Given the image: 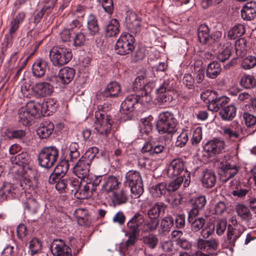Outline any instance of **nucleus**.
Listing matches in <instances>:
<instances>
[{"mask_svg":"<svg viewBox=\"0 0 256 256\" xmlns=\"http://www.w3.org/2000/svg\"><path fill=\"white\" fill-rule=\"evenodd\" d=\"M174 224L177 229H182L186 225V216L184 214L174 215Z\"/></svg>","mask_w":256,"mask_h":256,"instance_id":"63","label":"nucleus"},{"mask_svg":"<svg viewBox=\"0 0 256 256\" xmlns=\"http://www.w3.org/2000/svg\"><path fill=\"white\" fill-rule=\"evenodd\" d=\"M240 84L246 88H251L256 86V80L252 76L246 75L242 77Z\"/></svg>","mask_w":256,"mask_h":256,"instance_id":"53","label":"nucleus"},{"mask_svg":"<svg viewBox=\"0 0 256 256\" xmlns=\"http://www.w3.org/2000/svg\"><path fill=\"white\" fill-rule=\"evenodd\" d=\"M174 224V218L171 216H168L160 220L158 232L159 234H164L170 232Z\"/></svg>","mask_w":256,"mask_h":256,"instance_id":"33","label":"nucleus"},{"mask_svg":"<svg viewBox=\"0 0 256 256\" xmlns=\"http://www.w3.org/2000/svg\"><path fill=\"white\" fill-rule=\"evenodd\" d=\"M198 248L210 254L218 250L219 246L218 240L215 238H211L209 240H205L198 238L196 242Z\"/></svg>","mask_w":256,"mask_h":256,"instance_id":"20","label":"nucleus"},{"mask_svg":"<svg viewBox=\"0 0 256 256\" xmlns=\"http://www.w3.org/2000/svg\"><path fill=\"white\" fill-rule=\"evenodd\" d=\"M120 86L117 82H112L107 85L102 92L104 97L115 98L120 94Z\"/></svg>","mask_w":256,"mask_h":256,"instance_id":"32","label":"nucleus"},{"mask_svg":"<svg viewBox=\"0 0 256 256\" xmlns=\"http://www.w3.org/2000/svg\"><path fill=\"white\" fill-rule=\"evenodd\" d=\"M58 157L59 150L55 146L44 147L38 154V164L42 167L50 168L54 166Z\"/></svg>","mask_w":256,"mask_h":256,"instance_id":"5","label":"nucleus"},{"mask_svg":"<svg viewBox=\"0 0 256 256\" xmlns=\"http://www.w3.org/2000/svg\"><path fill=\"white\" fill-rule=\"evenodd\" d=\"M87 28L88 36L93 39L94 36L99 32L100 28L96 16L92 14L88 15L87 18Z\"/></svg>","mask_w":256,"mask_h":256,"instance_id":"28","label":"nucleus"},{"mask_svg":"<svg viewBox=\"0 0 256 256\" xmlns=\"http://www.w3.org/2000/svg\"><path fill=\"white\" fill-rule=\"evenodd\" d=\"M227 227V222L225 220L221 219L216 222V224L213 226L214 230L215 229L216 234L222 236L225 232Z\"/></svg>","mask_w":256,"mask_h":256,"instance_id":"61","label":"nucleus"},{"mask_svg":"<svg viewBox=\"0 0 256 256\" xmlns=\"http://www.w3.org/2000/svg\"><path fill=\"white\" fill-rule=\"evenodd\" d=\"M140 96L132 94L128 96L122 103L120 108L123 114L127 115L126 120H130L132 118V112L134 110L138 104Z\"/></svg>","mask_w":256,"mask_h":256,"instance_id":"9","label":"nucleus"},{"mask_svg":"<svg viewBox=\"0 0 256 256\" xmlns=\"http://www.w3.org/2000/svg\"><path fill=\"white\" fill-rule=\"evenodd\" d=\"M142 240L144 245L151 249H154L156 246L158 242L157 236L152 233L143 236Z\"/></svg>","mask_w":256,"mask_h":256,"instance_id":"49","label":"nucleus"},{"mask_svg":"<svg viewBox=\"0 0 256 256\" xmlns=\"http://www.w3.org/2000/svg\"><path fill=\"white\" fill-rule=\"evenodd\" d=\"M84 30L76 33L73 39V45L76 47H80L84 46L86 40H92L88 34L85 32Z\"/></svg>","mask_w":256,"mask_h":256,"instance_id":"42","label":"nucleus"},{"mask_svg":"<svg viewBox=\"0 0 256 256\" xmlns=\"http://www.w3.org/2000/svg\"><path fill=\"white\" fill-rule=\"evenodd\" d=\"M90 186H89L87 182L84 186L80 184V188L74 192V196L78 199L88 198L94 192Z\"/></svg>","mask_w":256,"mask_h":256,"instance_id":"37","label":"nucleus"},{"mask_svg":"<svg viewBox=\"0 0 256 256\" xmlns=\"http://www.w3.org/2000/svg\"><path fill=\"white\" fill-rule=\"evenodd\" d=\"M21 174L20 178V184L24 189H28L32 184V178L34 176L35 170L33 169V173L31 176L29 175L30 172L28 170L26 171H20Z\"/></svg>","mask_w":256,"mask_h":256,"instance_id":"41","label":"nucleus"},{"mask_svg":"<svg viewBox=\"0 0 256 256\" xmlns=\"http://www.w3.org/2000/svg\"><path fill=\"white\" fill-rule=\"evenodd\" d=\"M95 117L96 119L94 125L95 130L99 134L106 136L110 132L114 122L112 116L110 114L96 112Z\"/></svg>","mask_w":256,"mask_h":256,"instance_id":"7","label":"nucleus"},{"mask_svg":"<svg viewBox=\"0 0 256 256\" xmlns=\"http://www.w3.org/2000/svg\"><path fill=\"white\" fill-rule=\"evenodd\" d=\"M147 82L143 76H139L135 80L134 83V88L136 90H146Z\"/></svg>","mask_w":256,"mask_h":256,"instance_id":"64","label":"nucleus"},{"mask_svg":"<svg viewBox=\"0 0 256 256\" xmlns=\"http://www.w3.org/2000/svg\"><path fill=\"white\" fill-rule=\"evenodd\" d=\"M102 180V176H89L86 179V182L89 186H91L92 190L94 192L96 190V188L99 185Z\"/></svg>","mask_w":256,"mask_h":256,"instance_id":"60","label":"nucleus"},{"mask_svg":"<svg viewBox=\"0 0 256 256\" xmlns=\"http://www.w3.org/2000/svg\"><path fill=\"white\" fill-rule=\"evenodd\" d=\"M216 181V176L214 172L210 170H206L204 172L202 182L204 188H212L215 185Z\"/></svg>","mask_w":256,"mask_h":256,"instance_id":"34","label":"nucleus"},{"mask_svg":"<svg viewBox=\"0 0 256 256\" xmlns=\"http://www.w3.org/2000/svg\"><path fill=\"white\" fill-rule=\"evenodd\" d=\"M128 200L127 196L123 190L112 194V201L114 204L120 205L126 202Z\"/></svg>","mask_w":256,"mask_h":256,"instance_id":"52","label":"nucleus"},{"mask_svg":"<svg viewBox=\"0 0 256 256\" xmlns=\"http://www.w3.org/2000/svg\"><path fill=\"white\" fill-rule=\"evenodd\" d=\"M245 32V28L244 25L238 24L232 28L228 32V36L231 40H234L238 37L241 36Z\"/></svg>","mask_w":256,"mask_h":256,"instance_id":"47","label":"nucleus"},{"mask_svg":"<svg viewBox=\"0 0 256 256\" xmlns=\"http://www.w3.org/2000/svg\"><path fill=\"white\" fill-rule=\"evenodd\" d=\"M166 205L162 202L156 203L152 207L148 210L146 214L148 218L159 220L160 216L165 214Z\"/></svg>","mask_w":256,"mask_h":256,"instance_id":"24","label":"nucleus"},{"mask_svg":"<svg viewBox=\"0 0 256 256\" xmlns=\"http://www.w3.org/2000/svg\"><path fill=\"white\" fill-rule=\"evenodd\" d=\"M242 67L244 70H249L256 66V57L249 56L244 59L242 62Z\"/></svg>","mask_w":256,"mask_h":256,"instance_id":"59","label":"nucleus"},{"mask_svg":"<svg viewBox=\"0 0 256 256\" xmlns=\"http://www.w3.org/2000/svg\"><path fill=\"white\" fill-rule=\"evenodd\" d=\"M49 56L52 64L60 67L68 63L72 59V54L70 49L60 46L51 49Z\"/></svg>","mask_w":256,"mask_h":256,"instance_id":"3","label":"nucleus"},{"mask_svg":"<svg viewBox=\"0 0 256 256\" xmlns=\"http://www.w3.org/2000/svg\"><path fill=\"white\" fill-rule=\"evenodd\" d=\"M160 220L152 218L145 219L142 228V232L144 233L153 232L158 228Z\"/></svg>","mask_w":256,"mask_h":256,"instance_id":"40","label":"nucleus"},{"mask_svg":"<svg viewBox=\"0 0 256 256\" xmlns=\"http://www.w3.org/2000/svg\"><path fill=\"white\" fill-rule=\"evenodd\" d=\"M48 67V62L42 58L36 59L32 67V72L34 76L37 78L43 76Z\"/></svg>","mask_w":256,"mask_h":256,"instance_id":"26","label":"nucleus"},{"mask_svg":"<svg viewBox=\"0 0 256 256\" xmlns=\"http://www.w3.org/2000/svg\"><path fill=\"white\" fill-rule=\"evenodd\" d=\"M36 104H38L40 107L38 108L39 114L44 116H48L54 112L58 107V104L56 101L52 98L47 99L42 102H36Z\"/></svg>","mask_w":256,"mask_h":256,"instance_id":"21","label":"nucleus"},{"mask_svg":"<svg viewBox=\"0 0 256 256\" xmlns=\"http://www.w3.org/2000/svg\"><path fill=\"white\" fill-rule=\"evenodd\" d=\"M34 92L40 96H46L50 95L54 90L53 86L48 82L36 83L33 88Z\"/></svg>","mask_w":256,"mask_h":256,"instance_id":"27","label":"nucleus"},{"mask_svg":"<svg viewBox=\"0 0 256 256\" xmlns=\"http://www.w3.org/2000/svg\"><path fill=\"white\" fill-rule=\"evenodd\" d=\"M176 120L172 114L165 112L160 114L156 124L159 133L174 134L176 132Z\"/></svg>","mask_w":256,"mask_h":256,"instance_id":"4","label":"nucleus"},{"mask_svg":"<svg viewBox=\"0 0 256 256\" xmlns=\"http://www.w3.org/2000/svg\"><path fill=\"white\" fill-rule=\"evenodd\" d=\"M40 107L38 104L35 102L30 101L24 106H22L18 110V116L19 122L24 126L29 124L33 118L36 116H40L38 108Z\"/></svg>","mask_w":256,"mask_h":256,"instance_id":"6","label":"nucleus"},{"mask_svg":"<svg viewBox=\"0 0 256 256\" xmlns=\"http://www.w3.org/2000/svg\"><path fill=\"white\" fill-rule=\"evenodd\" d=\"M134 37L130 34H122L117 40L115 45L116 52L120 55L130 53L134 48Z\"/></svg>","mask_w":256,"mask_h":256,"instance_id":"8","label":"nucleus"},{"mask_svg":"<svg viewBox=\"0 0 256 256\" xmlns=\"http://www.w3.org/2000/svg\"><path fill=\"white\" fill-rule=\"evenodd\" d=\"M24 208L30 212L34 214L37 212L38 204L34 198H28L24 202Z\"/></svg>","mask_w":256,"mask_h":256,"instance_id":"56","label":"nucleus"},{"mask_svg":"<svg viewBox=\"0 0 256 256\" xmlns=\"http://www.w3.org/2000/svg\"><path fill=\"white\" fill-rule=\"evenodd\" d=\"M126 23L127 28L132 32L137 33L140 31V19L136 12L132 11L127 12Z\"/></svg>","mask_w":256,"mask_h":256,"instance_id":"19","label":"nucleus"},{"mask_svg":"<svg viewBox=\"0 0 256 256\" xmlns=\"http://www.w3.org/2000/svg\"><path fill=\"white\" fill-rule=\"evenodd\" d=\"M42 242L39 240L35 238H32L29 243L31 255L33 256L40 252L42 250Z\"/></svg>","mask_w":256,"mask_h":256,"instance_id":"54","label":"nucleus"},{"mask_svg":"<svg viewBox=\"0 0 256 256\" xmlns=\"http://www.w3.org/2000/svg\"><path fill=\"white\" fill-rule=\"evenodd\" d=\"M188 172L185 168L184 162L181 158L174 159L170 164L167 170V174L169 178L182 176Z\"/></svg>","mask_w":256,"mask_h":256,"instance_id":"10","label":"nucleus"},{"mask_svg":"<svg viewBox=\"0 0 256 256\" xmlns=\"http://www.w3.org/2000/svg\"><path fill=\"white\" fill-rule=\"evenodd\" d=\"M50 250L54 256H72L71 249L60 240H54L52 242Z\"/></svg>","mask_w":256,"mask_h":256,"instance_id":"17","label":"nucleus"},{"mask_svg":"<svg viewBox=\"0 0 256 256\" xmlns=\"http://www.w3.org/2000/svg\"><path fill=\"white\" fill-rule=\"evenodd\" d=\"M88 212L87 210L83 208H78L75 211V215L78 218V223L80 224H86V221L88 220L86 216Z\"/></svg>","mask_w":256,"mask_h":256,"instance_id":"62","label":"nucleus"},{"mask_svg":"<svg viewBox=\"0 0 256 256\" xmlns=\"http://www.w3.org/2000/svg\"><path fill=\"white\" fill-rule=\"evenodd\" d=\"M208 110L218 112L222 108L229 102L230 99L226 96L218 97L214 91H211L207 98Z\"/></svg>","mask_w":256,"mask_h":256,"instance_id":"12","label":"nucleus"},{"mask_svg":"<svg viewBox=\"0 0 256 256\" xmlns=\"http://www.w3.org/2000/svg\"><path fill=\"white\" fill-rule=\"evenodd\" d=\"M220 169L226 180L232 178L238 173L239 167L234 164L224 162L223 160L220 162Z\"/></svg>","mask_w":256,"mask_h":256,"instance_id":"29","label":"nucleus"},{"mask_svg":"<svg viewBox=\"0 0 256 256\" xmlns=\"http://www.w3.org/2000/svg\"><path fill=\"white\" fill-rule=\"evenodd\" d=\"M221 68L220 64L213 62L208 66L206 76L211 78H216L220 72Z\"/></svg>","mask_w":256,"mask_h":256,"instance_id":"48","label":"nucleus"},{"mask_svg":"<svg viewBox=\"0 0 256 256\" xmlns=\"http://www.w3.org/2000/svg\"><path fill=\"white\" fill-rule=\"evenodd\" d=\"M222 36V32L219 31H216L210 36L206 44L210 45L215 44L218 47L222 45V42H220Z\"/></svg>","mask_w":256,"mask_h":256,"instance_id":"55","label":"nucleus"},{"mask_svg":"<svg viewBox=\"0 0 256 256\" xmlns=\"http://www.w3.org/2000/svg\"><path fill=\"white\" fill-rule=\"evenodd\" d=\"M188 140V132L187 130H184L177 137L175 145L177 147L182 148L186 146Z\"/></svg>","mask_w":256,"mask_h":256,"instance_id":"58","label":"nucleus"},{"mask_svg":"<svg viewBox=\"0 0 256 256\" xmlns=\"http://www.w3.org/2000/svg\"><path fill=\"white\" fill-rule=\"evenodd\" d=\"M125 184L130 188L132 197L139 198L144 192L143 182L140 173L136 170H130L125 176Z\"/></svg>","mask_w":256,"mask_h":256,"instance_id":"2","label":"nucleus"},{"mask_svg":"<svg viewBox=\"0 0 256 256\" xmlns=\"http://www.w3.org/2000/svg\"><path fill=\"white\" fill-rule=\"evenodd\" d=\"M186 176L184 174V176H180L170 182H166L168 192H171L176 191L183 183L184 186H188L190 182V174L186 172Z\"/></svg>","mask_w":256,"mask_h":256,"instance_id":"23","label":"nucleus"},{"mask_svg":"<svg viewBox=\"0 0 256 256\" xmlns=\"http://www.w3.org/2000/svg\"><path fill=\"white\" fill-rule=\"evenodd\" d=\"M244 231L243 227L240 225L228 224L227 227L226 242L230 246H234L236 240L241 236Z\"/></svg>","mask_w":256,"mask_h":256,"instance_id":"16","label":"nucleus"},{"mask_svg":"<svg viewBox=\"0 0 256 256\" xmlns=\"http://www.w3.org/2000/svg\"><path fill=\"white\" fill-rule=\"evenodd\" d=\"M16 188L12 183L4 182L0 188V199L4 200L12 198L16 193Z\"/></svg>","mask_w":256,"mask_h":256,"instance_id":"25","label":"nucleus"},{"mask_svg":"<svg viewBox=\"0 0 256 256\" xmlns=\"http://www.w3.org/2000/svg\"><path fill=\"white\" fill-rule=\"evenodd\" d=\"M225 148L224 141L214 138L208 142L204 146V151L206 153V156L210 158L222 152Z\"/></svg>","mask_w":256,"mask_h":256,"instance_id":"14","label":"nucleus"},{"mask_svg":"<svg viewBox=\"0 0 256 256\" xmlns=\"http://www.w3.org/2000/svg\"><path fill=\"white\" fill-rule=\"evenodd\" d=\"M98 152V149L96 147L90 148L75 165L72 164L76 176L82 180L87 178L89 176L90 164Z\"/></svg>","mask_w":256,"mask_h":256,"instance_id":"1","label":"nucleus"},{"mask_svg":"<svg viewBox=\"0 0 256 256\" xmlns=\"http://www.w3.org/2000/svg\"><path fill=\"white\" fill-rule=\"evenodd\" d=\"M74 69L65 67L59 70L58 76L51 77L48 80L51 82L54 80L60 86H61L69 84L74 78Z\"/></svg>","mask_w":256,"mask_h":256,"instance_id":"15","label":"nucleus"},{"mask_svg":"<svg viewBox=\"0 0 256 256\" xmlns=\"http://www.w3.org/2000/svg\"><path fill=\"white\" fill-rule=\"evenodd\" d=\"M232 46L229 42L223 43L222 46L220 48L217 58L222 62H224L229 58L232 54Z\"/></svg>","mask_w":256,"mask_h":256,"instance_id":"39","label":"nucleus"},{"mask_svg":"<svg viewBox=\"0 0 256 256\" xmlns=\"http://www.w3.org/2000/svg\"><path fill=\"white\" fill-rule=\"evenodd\" d=\"M54 129V124L48 120H46L40 124L36 130V132L40 138H46L51 135Z\"/></svg>","mask_w":256,"mask_h":256,"instance_id":"30","label":"nucleus"},{"mask_svg":"<svg viewBox=\"0 0 256 256\" xmlns=\"http://www.w3.org/2000/svg\"><path fill=\"white\" fill-rule=\"evenodd\" d=\"M70 162L67 160L61 162L54 170L56 174L59 176V178H63L68 172Z\"/></svg>","mask_w":256,"mask_h":256,"instance_id":"51","label":"nucleus"},{"mask_svg":"<svg viewBox=\"0 0 256 256\" xmlns=\"http://www.w3.org/2000/svg\"><path fill=\"white\" fill-rule=\"evenodd\" d=\"M10 160L12 164L19 165L20 166H22L18 170L22 172L28 170V172L30 173L29 175H32L34 168L30 166V158L26 152H22L16 156H12Z\"/></svg>","mask_w":256,"mask_h":256,"instance_id":"13","label":"nucleus"},{"mask_svg":"<svg viewBox=\"0 0 256 256\" xmlns=\"http://www.w3.org/2000/svg\"><path fill=\"white\" fill-rule=\"evenodd\" d=\"M162 248L170 254H174L177 250V246L172 240L164 242L162 244Z\"/></svg>","mask_w":256,"mask_h":256,"instance_id":"57","label":"nucleus"},{"mask_svg":"<svg viewBox=\"0 0 256 256\" xmlns=\"http://www.w3.org/2000/svg\"><path fill=\"white\" fill-rule=\"evenodd\" d=\"M236 108L232 104L224 106L220 111L221 118L224 120H231L236 116Z\"/></svg>","mask_w":256,"mask_h":256,"instance_id":"38","label":"nucleus"},{"mask_svg":"<svg viewBox=\"0 0 256 256\" xmlns=\"http://www.w3.org/2000/svg\"><path fill=\"white\" fill-rule=\"evenodd\" d=\"M210 36V29L208 26L205 24L200 25L198 29L199 42L202 44H206Z\"/></svg>","mask_w":256,"mask_h":256,"instance_id":"45","label":"nucleus"},{"mask_svg":"<svg viewBox=\"0 0 256 256\" xmlns=\"http://www.w3.org/2000/svg\"><path fill=\"white\" fill-rule=\"evenodd\" d=\"M120 184V182L117 177L110 176L104 179L102 190L106 192H113L118 188Z\"/></svg>","mask_w":256,"mask_h":256,"instance_id":"31","label":"nucleus"},{"mask_svg":"<svg viewBox=\"0 0 256 256\" xmlns=\"http://www.w3.org/2000/svg\"><path fill=\"white\" fill-rule=\"evenodd\" d=\"M80 156L79 151V146L78 143L72 142L69 146L68 154L66 157L67 160L70 162H73L76 160Z\"/></svg>","mask_w":256,"mask_h":256,"instance_id":"46","label":"nucleus"},{"mask_svg":"<svg viewBox=\"0 0 256 256\" xmlns=\"http://www.w3.org/2000/svg\"><path fill=\"white\" fill-rule=\"evenodd\" d=\"M235 210L240 220L244 222L250 228L256 226V218H254L249 208L242 204L236 205Z\"/></svg>","mask_w":256,"mask_h":256,"instance_id":"11","label":"nucleus"},{"mask_svg":"<svg viewBox=\"0 0 256 256\" xmlns=\"http://www.w3.org/2000/svg\"><path fill=\"white\" fill-rule=\"evenodd\" d=\"M236 52L238 56H242L246 54L247 50V42L245 38L237 40L235 42Z\"/></svg>","mask_w":256,"mask_h":256,"instance_id":"50","label":"nucleus"},{"mask_svg":"<svg viewBox=\"0 0 256 256\" xmlns=\"http://www.w3.org/2000/svg\"><path fill=\"white\" fill-rule=\"evenodd\" d=\"M174 88V81L172 80H165L163 81L160 86L157 89V92L160 96L158 98L162 102H170L172 100V98L168 94Z\"/></svg>","mask_w":256,"mask_h":256,"instance_id":"18","label":"nucleus"},{"mask_svg":"<svg viewBox=\"0 0 256 256\" xmlns=\"http://www.w3.org/2000/svg\"><path fill=\"white\" fill-rule=\"evenodd\" d=\"M150 192L154 196L160 198L168 192L166 182H162L153 186L150 188Z\"/></svg>","mask_w":256,"mask_h":256,"instance_id":"44","label":"nucleus"},{"mask_svg":"<svg viewBox=\"0 0 256 256\" xmlns=\"http://www.w3.org/2000/svg\"><path fill=\"white\" fill-rule=\"evenodd\" d=\"M206 197L200 196L197 197L192 204V208L189 211L190 215L191 216H198L200 210H202L206 206Z\"/></svg>","mask_w":256,"mask_h":256,"instance_id":"35","label":"nucleus"},{"mask_svg":"<svg viewBox=\"0 0 256 256\" xmlns=\"http://www.w3.org/2000/svg\"><path fill=\"white\" fill-rule=\"evenodd\" d=\"M196 216H191L188 213V222L190 224L191 230L193 232H198L202 230L206 223V219L200 217L194 218Z\"/></svg>","mask_w":256,"mask_h":256,"instance_id":"36","label":"nucleus"},{"mask_svg":"<svg viewBox=\"0 0 256 256\" xmlns=\"http://www.w3.org/2000/svg\"><path fill=\"white\" fill-rule=\"evenodd\" d=\"M119 23L116 19L112 20L106 25L105 28L106 36L112 37L116 36L119 32Z\"/></svg>","mask_w":256,"mask_h":256,"instance_id":"43","label":"nucleus"},{"mask_svg":"<svg viewBox=\"0 0 256 256\" xmlns=\"http://www.w3.org/2000/svg\"><path fill=\"white\" fill-rule=\"evenodd\" d=\"M144 220L145 218L144 214L140 212H136L128 222L126 224L128 230L132 231L134 233H139L140 227L142 226Z\"/></svg>","mask_w":256,"mask_h":256,"instance_id":"22","label":"nucleus"}]
</instances>
